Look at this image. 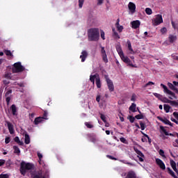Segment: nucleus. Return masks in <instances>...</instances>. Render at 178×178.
<instances>
[{
	"label": "nucleus",
	"mask_w": 178,
	"mask_h": 178,
	"mask_svg": "<svg viewBox=\"0 0 178 178\" xmlns=\"http://www.w3.org/2000/svg\"><path fill=\"white\" fill-rule=\"evenodd\" d=\"M88 41H98L99 40V29L92 28L88 31Z\"/></svg>",
	"instance_id": "nucleus-1"
},
{
	"label": "nucleus",
	"mask_w": 178,
	"mask_h": 178,
	"mask_svg": "<svg viewBox=\"0 0 178 178\" xmlns=\"http://www.w3.org/2000/svg\"><path fill=\"white\" fill-rule=\"evenodd\" d=\"M34 168V164L31 163H25L22 161L20 165V173L22 176H26V170H31V169Z\"/></svg>",
	"instance_id": "nucleus-2"
},
{
	"label": "nucleus",
	"mask_w": 178,
	"mask_h": 178,
	"mask_svg": "<svg viewBox=\"0 0 178 178\" xmlns=\"http://www.w3.org/2000/svg\"><path fill=\"white\" fill-rule=\"evenodd\" d=\"M90 81L92 83V85L95 84L97 88H101L102 83H101V78L99 77V74H95L94 75H90Z\"/></svg>",
	"instance_id": "nucleus-3"
},
{
	"label": "nucleus",
	"mask_w": 178,
	"mask_h": 178,
	"mask_svg": "<svg viewBox=\"0 0 178 178\" xmlns=\"http://www.w3.org/2000/svg\"><path fill=\"white\" fill-rule=\"evenodd\" d=\"M26 68L23 65H22V63L17 62L14 63L12 68L13 73H22V72H24Z\"/></svg>",
	"instance_id": "nucleus-4"
},
{
	"label": "nucleus",
	"mask_w": 178,
	"mask_h": 178,
	"mask_svg": "<svg viewBox=\"0 0 178 178\" xmlns=\"http://www.w3.org/2000/svg\"><path fill=\"white\" fill-rule=\"evenodd\" d=\"M104 79L107 83L108 88L110 92H113L115 91V86H113V81L109 79L108 75H104Z\"/></svg>",
	"instance_id": "nucleus-5"
},
{
	"label": "nucleus",
	"mask_w": 178,
	"mask_h": 178,
	"mask_svg": "<svg viewBox=\"0 0 178 178\" xmlns=\"http://www.w3.org/2000/svg\"><path fill=\"white\" fill-rule=\"evenodd\" d=\"M120 58L124 63H127V66H130L131 67H137V65L132 64L131 60H130L129 57L124 56V54H122V56H120Z\"/></svg>",
	"instance_id": "nucleus-6"
},
{
	"label": "nucleus",
	"mask_w": 178,
	"mask_h": 178,
	"mask_svg": "<svg viewBox=\"0 0 178 178\" xmlns=\"http://www.w3.org/2000/svg\"><path fill=\"white\" fill-rule=\"evenodd\" d=\"M161 87H162L164 90V92L166 94H168V95H171L174 99H177V96H176V94L175 92H172V90L168 89V87L165 86L163 83H161Z\"/></svg>",
	"instance_id": "nucleus-7"
},
{
	"label": "nucleus",
	"mask_w": 178,
	"mask_h": 178,
	"mask_svg": "<svg viewBox=\"0 0 178 178\" xmlns=\"http://www.w3.org/2000/svg\"><path fill=\"white\" fill-rule=\"evenodd\" d=\"M161 23H163V18L162 17V15H156L155 18L153 20L154 26H159Z\"/></svg>",
	"instance_id": "nucleus-8"
},
{
	"label": "nucleus",
	"mask_w": 178,
	"mask_h": 178,
	"mask_svg": "<svg viewBox=\"0 0 178 178\" xmlns=\"http://www.w3.org/2000/svg\"><path fill=\"white\" fill-rule=\"evenodd\" d=\"M100 48L103 62H104L105 63H108V56L106 55V51H105V47L100 46Z\"/></svg>",
	"instance_id": "nucleus-9"
},
{
	"label": "nucleus",
	"mask_w": 178,
	"mask_h": 178,
	"mask_svg": "<svg viewBox=\"0 0 178 178\" xmlns=\"http://www.w3.org/2000/svg\"><path fill=\"white\" fill-rule=\"evenodd\" d=\"M156 163L158 166L161 169V170H165L166 169V166L165 165V163L161 159H156Z\"/></svg>",
	"instance_id": "nucleus-10"
},
{
	"label": "nucleus",
	"mask_w": 178,
	"mask_h": 178,
	"mask_svg": "<svg viewBox=\"0 0 178 178\" xmlns=\"http://www.w3.org/2000/svg\"><path fill=\"white\" fill-rule=\"evenodd\" d=\"M157 119L160 120V122H162L165 124H168V126H170L171 127H173V124L168 119L163 118L162 117L158 116Z\"/></svg>",
	"instance_id": "nucleus-11"
},
{
	"label": "nucleus",
	"mask_w": 178,
	"mask_h": 178,
	"mask_svg": "<svg viewBox=\"0 0 178 178\" xmlns=\"http://www.w3.org/2000/svg\"><path fill=\"white\" fill-rule=\"evenodd\" d=\"M6 123L7 124L10 134H15V129H13V124H12V123H10L9 121H6Z\"/></svg>",
	"instance_id": "nucleus-12"
},
{
	"label": "nucleus",
	"mask_w": 178,
	"mask_h": 178,
	"mask_svg": "<svg viewBox=\"0 0 178 178\" xmlns=\"http://www.w3.org/2000/svg\"><path fill=\"white\" fill-rule=\"evenodd\" d=\"M134 151L137 154V155L140 156L139 157L140 162H144V159H143V158H145L144 154H143V152L137 148H134Z\"/></svg>",
	"instance_id": "nucleus-13"
},
{
	"label": "nucleus",
	"mask_w": 178,
	"mask_h": 178,
	"mask_svg": "<svg viewBox=\"0 0 178 178\" xmlns=\"http://www.w3.org/2000/svg\"><path fill=\"white\" fill-rule=\"evenodd\" d=\"M131 27L134 29V30L138 29L141 24L140 20H135L131 22Z\"/></svg>",
	"instance_id": "nucleus-14"
},
{
	"label": "nucleus",
	"mask_w": 178,
	"mask_h": 178,
	"mask_svg": "<svg viewBox=\"0 0 178 178\" xmlns=\"http://www.w3.org/2000/svg\"><path fill=\"white\" fill-rule=\"evenodd\" d=\"M87 56H88V52H87V51L86 50H83L81 52V55L80 56L81 62H86V59H87Z\"/></svg>",
	"instance_id": "nucleus-15"
},
{
	"label": "nucleus",
	"mask_w": 178,
	"mask_h": 178,
	"mask_svg": "<svg viewBox=\"0 0 178 178\" xmlns=\"http://www.w3.org/2000/svg\"><path fill=\"white\" fill-rule=\"evenodd\" d=\"M168 40L170 44H173V42H176L177 41V35L170 34L168 36Z\"/></svg>",
	"instance_id": "nucleus-16"
},
{
	"label": "nucleus",
	"mask_w": 178,
	"mask_h": 178,
	"mask_svg": "<svg viewBox=\"0 0 178 178\" xmlns=\"http://www.w3.org/2000/svg\"><path fill=\"white\" fill-rule=\"evenodd\" d=\"M128 8L131 13H136V4H134V3L129 2L128 4Z\"/></svg>",
	"instance_id": "nucleus-17"
},
{
	"label": "nucleus",
	"mask_w": 178,
	"mask_h": 178,
	"mask_svg": "<svg viewBox=\"0 0 178 178\" xmlns=\"http://www.w3.org/2000/svg\"><path fill=\"white\" fill-rule=\"evenodd\" d=\"M49 177V173L48 172H46V174L44 176L40 175H35V174H31V178H48Z\"/></svg>",
	"instance_id": "nucleus-18"
},
{
	"label": "nucleus",
	"mask_w": 178,
	"mask_h": 178,
	"mask_svg": "<svg viewBox=\"0 0 178 178\" xmlns=\"http://www.w3.org/2000/svg\"><path fill=\"white\" fill-rule=\"evenodd\" d=\"M126 178H137V175L134 170H130L127 172Z\"/></svg>",
	"instance_id": "nucleus-19"
},
{
	"label": "nucleus",
	"mask_w": 178,
	"mask_h": 178,
	"mask_svg": "<svg viewBox=\"0 0 178 178\" xmlns=\"http://www.w3.org/2000/svg\"><path fill=\"white\" fill-rule=\"evenodd\" d=\"M13 115V116H17V107H16V105L13 104L10 108Z\"/></svg>",
	"instance_id": "nucleus-20"
},
{
	"label": "nucleus",
	"mask_w": 178,
	"mask_h": 178,
	"mask_svg": "<svg viewBox=\"0 0 178 178\" xmlns=\"http://www.w3.org/2000/svg\"><path fill=\"white\" fill-rule=\"evenodd\" d=\"M5 79H7L8 80H19V78L17 77H13L12 76V74L11 73H6L4 75Z\"/></svg>",
	"instance_id": "nucleus-21"
},
{
	"label": "nucleus",
	"mask_w": 178,
	"mask_h": 178,
	"mask_svg": "<svg viewBox=\"0 0 178 178\" xmlns=\"http://www.w3.org/2000/svg\"><path fill=\"white\" fill-rule=\"evenodd\" d=\"M116 51L118 55H120V57L124 55V53H123V50L122 49V47L120 45L116 46Z\"/></svg>",
	"instance_id": "nucleus-22"
},
{
	"label": "nucleus",
	"mask_w": 178,
	"mask_h": 178,
	"mask_svg": "<svg viewBox=\"0 0 178 178\" xmlns=\"http://www.w3.org/2000/svg\"><path fill=\"white\" fill-rule=\"evenodd\" d=\"M44 122V119L42 117H38L35 118L34 124H40V123H42Z\"/></svg>",
	"instance_id": "nucleus-23"
},
{
	"label": "nucleus",
	"mask_w": 178,
	"mask_h": 178,
	"mask_svg": "<svg viewBox=\"0 0 178 178\" xmlns=\"http://www.w3.org/2000/svg\"><path fill=\"white\" fill-rule=\"evenodd\" d=\"M136 108H137V105L136 104V103H132L131 105L129 106V110L134 113L135 112H137Z\"/></svg>",
	"instance_id": "nucleus-24"
},
{
	"label": "nucleus",
	"mask_w": 178,
	"mask_h": 178,
	"mask_svg": "<svg viewBox=\"0 0 178 178\" xmlns=\"http://www.w3.org/2000/svg\"><path fill=\"white\" fill-rule=\"evenodd\" d=\"M127 44L128 45V49L130 51V54H134V50H133V47H131V42H130V40H127Z\"/></svg>",
	"instance_id": "nucleus-25"
},
{
	"label": "nucleus",
	"mask_w": 178,
	"mask_h": 178,
	"mask_svg": "<svg viewBox=\"0 0 178 178\" xmlns=\"http://www.w3.org/2000/svg\"><path fill=\"white\" fill-rule=\"evenodd\" d=\"M167 170L168 172L170 175V176H172V177L178 178L177 176H176V175L175 174V172H173V170L170 169V168L168 167Z\"/></svg>",
	"instance_id": "nucleus-26"
},
{
	"label": "nucleus",
	"mask_w": 178,
	"mask_h": 178,
	"mask_svg": "<svg viewBox=\"0 0 178 178\" xmlns=\"http://www.w3.org/2000/svg\"><path fill=\"white\" fill-rule=\"evenodd\" d=\"M164 111L166 113H169L170 109H172V107L169 106L168 104H164L163 105Z\"/></svg>",
	"instance_id": "nucleus-27"
},
{
	"label": "nucleus",
	"mask_w": 178,
	"mask_h": 178,
	"mask_svg": "<svg viewBox=\"0 0 178 178\" xmlns=\"http://www.w3.org/2000/svg\"><path fill=\"white\" fill-rule=\"evenodd\" d=\"M170 105H171V106H173L175 108H178V100L177 101L170 100Z\"/></svg>",
	"instance_id": "nucleus-28"
},
{
	"label": "nucleus",
	"mask_w": 178,
	"mask_h": 178,
	"mask_svg": "<svg viewBox=\"0 0 178 178\" xmlns=\"http://www.w3.org/2000/svg\"><path fill=\"white\" fill-rule=\"evenodd\" d=\"M14 141L15 143H17V144H18L19 145H24V143L20 141V139L19 138V136H16L15 138H14Z\"/></svg>",
	"instance_id": "nucleus-29"
},
{
	"label": "nucleus",
	"mask_w": 178,
	"mask_h": 178,
	"mask_svg": "<svg viewBox=\"0 0 178 178\" xmlns=\"http://www.w3.org/2000/svg\"><path fill=\"white\" fill-rule=\"evenodd\" d=\"M24 143L25 144L30 143V136H29V134H25Z\"/></svg>",
	"instance_id": "nucleus-30"
},
{
	"label": "nucleus",
	"mask_w": 178,
	"mask_h": 178,
	"mask_svg": "<svg viewBox=\"0 0 178 178\" xmlns=\"http://www.w3.org/2000/svg\"><path fill=\"white\" fill-rule=\"evenodd\" d=\"M161 101L162 102H164V104H170V99H168L167 97H162L161 99Z\"/></svg>",
	"instance_id": "nucleus-31"
},
{
	"label": "nucleus",
	"mask_w": 178,
	"mask_h": 178,
	"mask_svg": "<svg viewBox=\"0 0 178 178\" xmlns=\"http://www.w3.org/2000/svg\"><path fill=\"white\" fill-rule=\"evenodd\" d=\"M140 133L144 136V137L147 138L149 144H151V143H152V139H151L148 135H147L143 131H140Z\"/></svg>",
	"instance_id": "nucleus-32"
},
{
	"label": "nucleus",
	"mask_w": 178,
	"mask_h": 178,
	"mask_svg": "<svg viewBox=\"0 0 178 178\" xmlns=\"http://www.w3.org/2000/svg\"><path fill=\"white\" fill-rule=\"evenodd\" d=\"M13 149H14V154H20V149H19V147L14 145L13 146Z\"/></svg>",
	"instance_id": "nucleus-33"
},
{
	"label": "nucleus",
	"mask_w": 178,
	"mask_h": 178,
	"mask_svg": "<svg viewBox=\"0 0 178 178\" xmlns=\"http://www.w3.org/2000/svg\"><path fill=\"white\" fill-rule=\"evenodd\" d=\"M160 129L161 130V131H163L165 136H169V132L165 129V127L160 126Z\"/></svg>",
	"instance_id": "nucleus-34"
},
{
	"label": "nucleus",
	"mask_w": 178,
	"mask_h": 178,
	"mask_svg": "<svg viewBox=\"0 0 178 178\" xmlns=\"http://www.w3.org/2000/svg\"><path fill=\"white\" fill-rule=\"evenodd\" d=\"M4 54H6L7 56H12V58H13V54L10 50H4Z\"/></svg>",
	"instance_id": "nucleus-35"
},
{
	"label": "nucleus",
	"mask_w": 178,
	"mask_h": 178,
	"mask_svg": "<svg viewBox=\"0 0 178 178\" xmlns=\"http://www.w3.org/2000/svg\"><path fill=\"white\" fill-rule=\"evenodd\" d=\"M159 154L161 156H162L163 158H166V156L165 155V152L163 151V149H161L159 151Z\"/></svg>",
	"instance_id": "nucleus-36"
},
{
	"label": "nucleus",
	"mask_w": 178,
	"mask_h": 178,
	"mask_svg": "<svg viewBox=\"0 0 178 178\" xmlns=\"http://www.w3.org/2000/svg\"><path fill=\"white\" fill-rule=\"evenodd\" d=\"M43 120H48V111H44L43 113V116L42 117Z\"/></svg>",
	"instance_id": "nucleus-37"
},
{
	"label": "nucleus",
	"mask_w": 178,
	"mask_h": 178,
	"mask_svg": "<svg viewBox=\"0 0 178 178\" xmlns=\"http://www.w3.org/2000/svg\"><path fill=\"white\" fill-rule=\"evenodd\" d=\"M100 118L102 119V122H104V123H106V117L105 115L100 113Z\"/></svg>",
	"instance_id": "nucleus-38"
},
{
	"label": "nucleus",
	"mask_w": 178,
	"mask_h": 178,
	"mask_svg": "<svg viewBox=\"0 0 178 178\" xmlns=\"http://www.w3.org/2000/svg\"><path fill=\"white\" fill-rule=\"evenodd\" d=\"M148 86H155V83L152 82V81H149L147 83H146L144 86L143 88H147V87H148Z\"/></svg>",
	"instance_id": "nucleus-39"
},
{
	"label": "nucleus",
	"mask_w": 178,
	"mask_h": 178,
	"mask_svg": "<svg viewBox=\"0 0 178 178\" xmlns=\"http://www.w3.org/2000/svg\"><path fill=\"white\" fill-rule=\"evenodd\" d=\"M85 126H86L88 129H92V127H94V125L90 122H85Z\"/></svg>",
	"instance_id": "nucleus-40"
},
{
	"label": "nucleus",
	"mask_w": 178,
	"mask_h": 178,
	"mask_svg": "<svg viewBox=\"0 0 178 178\" xmlns=\"http://www.w3.org/2000/svg\"><path fill=\"white\" fill-rule=\"evenodd\" d=\"M168 86L169 87V88H170V90H175L176 88V87L175 86V85H173L172 83L168 82Z\"/></svg>",
	"instance_id": "nucleus-41"
},
{
	"label": "nucleus",
	"mask_w": 178,
	"mask_h": 178,
	"mask_svg": "<svg viewBox=\"0 0 178 178\" xmlns=\"http://www.w3.org/2000/svg\"><path fill=\"white\" fill-rule=\"evenodd\" d=\"M145 13L147 15H152V10L149 8L145 9Z\"/></svg>",
	"instance_id": "nucleus-42"
},
{
	"label": "nucleus",
	"mask_w": 178,
	"mask_h": 178,
	"mask_svg": "<svg viewBox=\"0 0 178 178\" xmlns=\"http://www.w3.org/2000/svg\"><path fill=\"white\" fill-rule=\"evenodd\" d=\"M135 119L140 120V119H144V115L143 114H138L135 116Z\"/></svg>",
	"instance_id": "nucleus-43"
},
{
	"label": "nucleus",
	"mask_w": 178,
	"mask_h": 178,
	"mask_svg": "<svg viewBox=\"0 0 178 178\" xmlns=\"http://www.w3.org/2000/svg\"><path fill=\"white\" fill-rule=\"evenodd\" d=\"M5 97H12V90L11 89H10L9 90H8L6 92Z\"/></svg>",
	"instance_id": "nucleus-44"
},
{
	"label": "nucleus",
	"mask_w": 178,
	"mask_h": 178,
	"mask_svg": "<svg viewBox=\"0 0 178 178\" xmlns=\"http://www.w3.org/2000/svg\"><path fill=\"white\" fill-rule=\"evenodd\" d=\"M160 31H161V34H165V33H168V29H166V27H163V28H161Z\"/></svg>",
	"instance_id": "nucleus-45"
},
{
	"label": "nucleus",
	"mask_w": 178,
	"mask_h": 178,
	"mask_svg": "<svg viewBox=\"0 0 178 178\" xmlns=\"http://www.w3.org/2000/svg\"><path fill=\"white\" fill-rule=\"evenodd\" d=\"M83 5H84V0H79V8L80 9L83 8Z\"/></svg>",
	"instance_id": "nucleus-46"
},
{
	"label": "nucleus",
	"mask_w": 178,
	"mask_h": 178,
	"mask_svg": "<svg viewBox=\"0 0 178 178\" xmlns=\"http://www.w3.org/2000/svg\"><path fill=\"white\" fill-rule=\"evenodd\" d=\"M136 99H137V95H136L135 93L132 94L131 101H132L133 102H136Z\"/></svg>",
	"instance_id": "nucleus-47"
},
{
	"label": "nucleus",
	"mask_w": 178,
	"mask_h": 178,
	"mask_svg": "<svg viewBox=\"0 0 178 178\" xmlns=\"http://www.w3.org/2000/svg\"><path fill=\"white\" fill-rule=\"evenodd\" d=\"M113 36L116 40H119L120 38V36L119 35V33H118V32H114L113 34Z\"/></svg>",
	"instance_id": "nucleus-48"
},
{
	"label": "nucleus",
	"mask_w": 178,
	"mask_h": 178,
	"mask_svg": "<svg viewBox=\"0 0 178 178\" xmlns=\"http://www.w3.org/2000/svg\"><path fill=\"white\" fill-rule=\"evenodd\" d=\"M154 97H156V98H158L159 99H160V101H161V99H162L163 96L161 94L154 93Z\"/></svg>",
	"instance_id": "nucleus-49"
},
{
	"label": "nucleus",
	"mask_w": 178,
	"mask_h": 178,
	"mask_svg": "<svg viewBox=\"0 0 178 178\" xmlns=\"http://www.w3.org/2000/svg\"><path fill=\"white\" fill-rule=\"evenodd\" d=\"M120 141H121V143H123V144H127V140H126V138H124V137L120 138Z\"/></svg>",
	"instance_id": "nucleus-50"
},
{
	"label": "nucleus",
	"mask_w": 178,
	"mask_h": 178,
	"mask_svg": "<svg viewBox=\"0 0 178 178\" xmlns=\"http://www.w3.org/2000/svg\"><path fill=\"white\" fill-rule=\"evenodd\" d=\"M6 102L7 103V105H9L10 102V96H6Z\"/></svg>",
	"instance_id": "nucleus-51"
},
{
	"label": "nucleus",
	"mask_w": 178,
	"mask_h": 178,
	"mask_svg": "<svg viewBox=\"0 0 178 178\" xmlns=\"http://www.w3.org/2000/svg\"><path fill=\"white\" fill-rule=\"evenodd\" d=\"M140 126L141 130H145V124H144L143 122H140Z\"/></svg>",
	"instance_id": "nucleus-52"
},
{
	"label": "nucleus",
	"mask_w": 178,
	"mask_h": 178,
	"mask_svg": "<svg viewBox=\"0 0 178 178\" xmlns=\"http://www.w3.org/2000/svg\"><path fill=\"white\" fill-rule=\"evenodd\" d=\"M5 143L6 144H9L10 143V137L6 136L5 138Z\"/></svg>",
	"instance_id": "nucleus-53"
},
{
	"label": "nucleus",
	"mask_w": 178,
	"mask_h": 178,
	"mask_svg": "<svg viewBox=\"0 0 178 178\" xmlns=\"http://www.w3.org/2000/svg\"><path fill=\"white\" fill-rule=\"evenodd\" d=\"M134 120H136V118H134L132 115L129 116V122H131V123H134Z\"/></svg>",
	"instance_id": "nucleus-54"
},
{
	"label": "nucleus",
	"mask_w": 178,
	"mask_h": 178,
	"mask_svg": "<svg viewBox=\"0 0 178 178\" xmlns=\"http://www.w3.org/2000/svg\"><path fill=\"white\" fill-rule=\"evenodd\" d=\"M100 34H101V38H102V40H105V32H104V31H101Z\"/></svg>",
	"instance_id": "nucleus-55"
},
{
	"label": "nucleus",
	"mask_w": 178,
	"mask_h": 178,
	"mask_svg": "<svg viewBox=\"0 0 178 178\" xmlns=\"http://www.w3.org/2000/svg\"><path fill=\"white\" fill-rule=\"evenodd\" d=\"M170 163L171 166L176 165V162L175 161H173V159H170Z\"/></svg>",
	"instance_id": "nucleus-56"
},
{
	"label": "nucleus",
	"mask_w": 178,
	"mask_h": 178,
	"mask_svg": "<svg viewBox=\"0 0 178 178\" xmlns=\"http://www.w3.org/2000/svg\"><path fill=\"white\" fill-rule=\"evenodd\" d=\"M117 29H118V31L120 32V33H122V30H123V26H117Z\"/></svg>",
	"instance_id": "nucleus-57"
},
{
	"label": "nucleus",
	"mask_w": 178,
	"mask_h": 178,
	"mask_svg": "<svg viewBox=\"0 0 178 178\" xmlns=\"http://www.w3.org/2000/svg\"><path fill=\"white\" fill-rule=\"evenodd\" d=\"M0 178H9V175H8V174H5V175H0Z\"/></svg>",
	"instance_id": "nucleus-58"
},
{
	"label": "nucleus",
	"mask_w": 178,
	"mask_h": 178,
	"mask_svg": "<svg viewBox=\"0 0 178 178\" xmlns=\"http://www.w3.org/2000/svg\"><path fill=\"white\" fill-rule=\"evenodd\" d=\"M104 3V0H97V5L99 6Z\"/></svg>",
	"instance_id": "nucleus-59"
},
{
	"label": "nucleus",
	"mask_w": 178,
	"mask_h": 178,
	"mask_svg": "<svg viewBox=\"0 0 178 178\" xmlns=\"http://www.w3.org/2000/svg\"><path fill=\"white\" fill-rule=\"evenodd\" d=\"M37 155L39 159H42V154L41 153L38 152Z\"/></svg>",
	"instance_id": "nucleus-60"
},
{
	"label": "nucleus",
	"mask_w": 178,
	"mask_h": 178,
	"mask_svg": "<svg viewBox=\"0 0 178 178\" xmlns=\"http://www.w3.org/2000/svg\"><path fill=\"white\" fill-rule=\"evenodd\" d=\"M97 102H99L101 101V95H98L96 97Z\"/></svg>",
	"instance_id": "nucleus-61"
},
{
	"label": "nucleus",
	"mask_w": 178,
	"mask_h": 178,
	"mask_svg": "<svg viewBox=\"0 0 178 178\" xmlns=\"http://www.w3.org/2000/svg\"><path fill=\"white\" fill-rule=\"evenodd\" d=\"M17 86H19V87H24V83L20 82L17 83Z\"/></svg>",
	"instance_id": "nucleus-62"
},
{
	"label": "nucleus",
	"mask_w": 178,
	"mask_h": 178,
	"mask_svg": "<svg viewBox=\"0 0 178 178\" xmlns=\"http://www.w3.org/2000/svg\"><path fill=\"white\" fill-rule=\"evenodd\" d=\"M173 116L175 118V119H177V120H178V113L177 112H174Z\"/></svg>",
	"instance_id": "nucleus-63"
},
{
	"label": "nucleus",
	"mask_w": 178,
	"mask_h": 178,
	"mask_svg": "<svg viewBox=\"0 0 178 178\" xmlns=\"http://www.w3.org/2000/svg\"><path fill=\"white\" fill-rule=\"evenodd\" d=\"M5 165V160L0 159V166Z\"/></svg>",
	"instance_id": "nucleus-64"
}]
</instances>
